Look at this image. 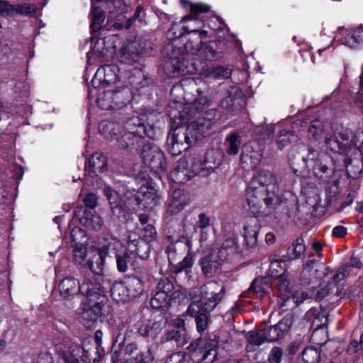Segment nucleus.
Instances as JSON below:
<instances>
[{"instance_id": "nucleus-53", "label": "nucleus", "mask_w": 363, "mask_h": 363, "mask_svg": "<svg viewBox=\"0 0 363 363\" xmlns=\"http://www.w3.org/2000/svg\"><path fill=\"white\" fill-rule=\"evenodd\" d=\"M154 357L150 350L146 351H140L135 356H133V359L131 363H153Z\"/></svg>"}, {"instance_id": "nucleus-2", "label": "nucleus", "mask_w": 363, "mask_h": 363, "mask_svg": "<svg viewBox=\"0 0 363 363\" xmlns=\"http://www.w3.org/2000/svg\"><path fill=\"white\" fill-rule=\"evenodd\" d=\"M246 199L249 210L255 217L270 213L281 203L276 175L265 169L257 171L250 182Z\"/></svg>"}, {"instance_id": "nucleus-26", "label": "nucleus", "mask_w": 363, "mask_h": 363, "mask_svg": "<svg viewBox=\"0 0 363 363\" xmlns=\"http://www.w3.org/2000/svg\"><path fill=\"white\" fill-rule=\"evenodd\" d=\"M128 249L131 255L143 259L148 258L150 247L148 243L139 238L130 239L128 242Z\"/></svg>"}, {"instance_id": "nucleus-12", "label": "nucleus", "mask_w": 363, "mask_h": 363, "mask_svg": "<svg viewBox=\"0 0 363 363\" xmlns=\"http://www.w3.org/2000/svg\"><path fill=\"white\" fill-rule=\"evenodd\" d=\"M193 142L194 138L189 137V133L182 128H176L172 135L167 137V150L172 155H178L188 150Z\"/></svg>"}, {"instance_id": "nucleus-21", "label": "nucleus", "mask_w": 363, "mask_h": 363, "mask_svg": "<svg viewBox=\"0 0 363 363\" xmlns=\"http://www.w3.org/2000/svg\"><path fill=\"white\" fill-rule=\"evenodd\" d=\"M60 296L67 300L72 299L75 295L82 294V283L72 276L65 277L58 285Z\"/></svg>"}, {"instance_id": "nucleus-18", "label": "nucleus", "mask_w": 363, "mask_h": 363, "mask_svg": "<svg viewBox=\"0 0 363 363\" xmlns=\"http://www.w3.org/2000/svg\"><path fill=\"white\" fill-rule=\"evenodd\" d=\"M99 243L101 247L98 248V253L105 257L114 258L125 249L120 240L110 235L101 238Z\"/></svg>"}, {"instance_id": "nucleus-64", "label": "nucleus", "mask_w": 363, "mask_h": 363, "mask_svg": "<svg viewBox=\"0 0 363 363\" xmlns=\"http://www.w3.org/2000/svg\"><path fill=\"white\" fill-rule=\"evenodd\" d=\"M362 350H363V333L361 335L359 342L357 340L351 341L347 348V352L354 354Z\"/></svg>"}, {"instance_id": "nucleus-24", "label": "nucleus", "mask_w": 363, "mask_h": 363, "mask_svg": "<svg viewBox=\"0 0 363 363\" xmlns=\"http://www.w3.org/2000/svg\"><path fill=\"white\" fill-rule=\"evenodd\" d=\"M190 203V197L187 192L182 189H177L172 194L169 204V211L172 213H177L182 211Z\"/></svg>"}, {"instance_id": "nucleus-31", "label": "nucleus", "mask_w": 363, "mask_h": 363, "mask_svg": "<svg viewBox=\"0 0 363 363\" xmlns=\"http://www.w3.org/2000/svg\"><path fill=\"white\" fill-rule=\"evenodd\" d=\"M185 246L187 248V254L183 258L182 261L176 263L174 265L173 272L178 274L183 271L186 272H190L194 262V258L193 254L191 252V245L189 240H186L185 242Z\"/></svg>"}, {"instance_id": "nucleus-54", "label": "nucleus", "mask_w": 363, "mask_h": 363, "mask_svg": "<svg viewBox=\"0 0 363 363\" xmlns=\"http://www.w3.org/2000/svg\"><path fill=\"white\" fill-rule=\"evenodd\" d=\"M84 205H78L82 208H86V211H95V207L97 206V196L93 193H89L85 196L83 199Z\"/></svg>"}, {"instance_id": "nucleus-23", "label": "nucleus", "mask_w": 363, "mask_h": 363, "mask_svg": "<svg viewBox=\"0 0 363 363\" xmlns=\"http://www.w3.org/2000/svg\"><path fill=\"white\" fill-rule=\"evenodd\" d=\"M113 301L118 303H125L129 302L132 298L128 293V289L123 281H115L111 283L110 281V288L108 294Z\"/></svg>"}, {"instance_id": "nucleus-30", "label": "nucleus", "mask_w": 363, "mask_h": 363, "mask_svg": "<svg viewBox=\"0 0 363 363\" xmlns=\"http://www.w3.org/2000/svg\"><path fill=\"white\" fill-rule=\"evenodd\" d=\"M217 256L209 254L204 256L200 261L201 269L203 274L207 277H211L218 271L220 262L216 259Z\"/></svg>"}, {"instance_id": "nucleus-29", "label": "nucleus", "mask_w": 363, "mask_h": 363, "mask_svg": "<svg viewBox=\"0 0 363 363\" xmlns=\"http://www.w3.org/2000/svg\"><path fill=\"white\" fill-rule=\"evenodd\" d=\"M70 238L75 251L82 252L86 250L88 238L85 230L80 227H74L70 232Z\"/></svg>"}, {"instance_id": "nucleus-45", "label": "nucleus", "mask_w": 363, "mask_h": 363, "mask_svg": "<svg viewBox=\"0 0 363 363\" xmlns=\"http://www.w3.org/2000/svg\"><path fill=\"white\" fill-rule=\"evenodd\" d=\"M268 288L269 285L264 279H256L251 284L248 292L262 296Z\"/></svg>"}, {"instance_id": "nucleus-42", "label": "nucleus", "mask_w": 363, "mask_h": 363, "mask_svg": "<svg viewBox=\"0 0 363 363\" xmlns=\"http://www.w3.org/2000/svg\"><path fill=\"white\" fill-rule=\"evenodd\" d=\"M167 340H174L178 346L183 347L188 342V335L186 330L174 328L167 334Z\"/></svg>"}, {"instance_id": "nucleus-5", "label": "nucleus", "mask_w": 363, "mask_h": 363, "mask_svg": "<svg viewBox=\"0 0 363 363\" xmlns=\"http://www.w3.org/2000/svg\"><path fill=\"white\" fill-rule=\"evenodd\" d=\"M103 332L98 330L94 334L96 346L72 344L67 351L62 353L65 363H100L105 354L102 344Z\"/></svg>"}, {"instance_id": "nucleus-38", "label": "nucleus", "mask_w": 363, "mask_h": 363, "mask_svg": "<svg viewBox=\"0 0 363 363\" xmlns=\"http://www.w3.org/2000/svg\"><path fill=\"white\" fill-rule=\"evenodd\" d=\"M128 249H123L114 258L116 262L117 269L121 273H125L128 271L129 265H131L132 256Z\"/></svg>"}, {"instance_id": "nucleus-35", "label": "nucleus", "mask_w": 363, "mask_h": 363, "mask_svg": "<svg viewBox=\"0 0 363 363\" xmlns=\"http://www.w3.org/2000/svg\"><path fill=\"white\" fill-rule=\"evenodd\" d=\"M277 288L279 291V303L285 300V298H288L290 296V294L292 293L294 289H292V286L290 280L287 278L286 275L277 277Z\"/></svg>"}, {"instance_id": "nucleus-60", "label": "nucleus", "mask_w": 363, "mask_h": 363, "mask_svg": "<svg viewBox=\"0 0 363 363\" xmlns=\"http://www.w3.org/2000/svg\"><path fill=\"white\" fill-rule=\"evenodd\" d=\"M143 240L144 242L150 243L154 241L157 237V231L155 228L152 225H147L143 229Z\"/></svg>"}, {"instance_id": "nucleus-37", "label": "nucleus", "mask_w": 363, "mask_h": 363, "mask_svg": "<svg viewBox=\"0 0 363 363\" xmlns=\"http://www.w3.org/2000/svg\"><path fill=\"white\" fill-rule=\"evenodd\" d=\"M203 74L205 77L213 79H224L230 76L231 71L227 67L218 66L208 67L204 70Z\"/></svg>"}, {"instance_id": "nucleus-57", "label": "nucleus", "mask_w": 363, "mask_h": 363, "mask_svg": "<svg viewBox=\"0 0 363 363\" xmlns=\"http://www.w3.org/2000/svg\"><path fill=\"white\" fill-rule=\"evenodd\" d=\"M311 340L314 344L321 347L328 342L326 333L323 329L315 330L311 335Z\"/></svg>"}, {"instance_id": "nucleus-46", "label": "nucleus", "mask_w": 363, "mask_h": 363, "mask_svg": "<svg viewBox=\"0 0 363 363\" xmlns=\"http://www.w3.org/2000/svg\"><path fill=\"white\" fill-rule=\"evenodd\" d=\"M105 259L104 256L98 253V257L95 260H89L87 262L89 268L96 277L103 276Z\"/></svg>"}, {"instance_id": "nucleus-56", "label": "nucleus", "mask_w": 363, "mask_h": 363, "mask_svg": "<svg viewBox=\"0 0 363 363\" xmlns=\"http://www.w3.org/2000/svg\"><path fill=\"white\" fill-rule=\"evenodd\" d=\"M247 340L251 345L256 346H259L264 342H267L263 329L255 334L250 333L247 337Z\"/></svg>"}, {"instance_id": "nucleus-41", "label": "nucleus", "mask_w": 363, "mask_h": 363, "mask_svg": "<svg viewBox=\"0 0 363 363\" xmlns=\"http://www.w3.org/2000/svg\"><path fill=\"white\" fill-rule=\"evenodd\" d=\"M135 44L131 43L121 49V57L128 62H137L141 54V51L135 48Z\"/></svg>"}, {"instance_id": "nucleus-40", "label": "nucleus", "mask_w": 363, "mask_h": 363, "mask_svg": "<svg viewBox=\"0 0 363 363\" xmlns=\"http://www.w3.org/2000/svg\"><path fill=\"white\" fill-rule=\"evenodd\" d=\"M324 125L318 119L311 121L308 130V136L311 140H318L323 138Z\"/></svg>"}, {"instance_id": "nucleus-61", "label": "nucleus", "mask_w": 363, "mask_h": 363, "mask_svg": "<svg viewBox=\"0 0 363 363\" xmlns=\"http://www.w3.org/2000/svg\"><path fill=\"white\" fill-rule=\"evenodd\" d=\"M187 313L189 315L196 317L201 313H204L201 301L199 300L193 301L187 309Z\"/></svg>"}, {"instance_id": "nucleus-7", "label": "nucleus", "mask_w": 363, "mask_h": 363, "mask_svg": "<svg viewBox=\"0 0 363 363\" xmlns=\"http://www.w3.org/2000/svg\"><path fill=\"white\" fill-rule=\"evenodd\" d=\"M261 134L264 140L274 138L277 147L280 150L298 139L295 131L291 130V125L286 122L267 125L262 128Z\"/></svg>"}, {"instance_id": "nucleus-16", "label": "nucleus", "mask_w": 363, "mask_h": 363, "mask_svg": "<svg viewBox=\"0 0 363 363\" xmlns=\"http://www.w3.org/2000/svg\"><path fill=\"white\" fill-rule=\"evenodd\" d=\"M293 323L291 315H286L277 324L264 328V334L267 342L277 341L289 331Z\"/></svg>"}, {"instance_id": "nucleus-49", "label": "nucleus", "mask_w": 363, "mask_h": 363, "mask_svg": "<svg viewBox=\"0 0 363 363\" xmlns=\"http://www.w3.org/2000/svg\"><path fill=\"white\" fill-rule=\"evenodd\" d=\"M320 359V352L313 347H306L302 352L303 363H318Z\"/></svg>"}, {"instance_id": "nucleus-15", "label": "nucleus", "mask_w": 363, "mask_h": 363, "mask_svg": "<svg viewBox=\"0 0 363 363\" xmlns=\"http://www.w3.org/2000/svg\"><path fill=\"white\" fill-rule=\"evenodd\" d=\"M106 157L100 152H94L85 163L84 171L87 176L94 179L107 170Z\"/></svg>"}, {"instance_id": "nucleus-6", "label": "nucleus", "mask_w": 363, "mask_h": 363, "mask_svg": "<svg viewBox=\"0 0 363 363\" xmlns=\"http://www.w3.org/2000/svg\"><path fill=\"white\" fill-rule=\"evenodd\" d=\"M112 307L108 301H95L87 303L80 313V320L82 324L87 328H91L98 322H107L108 316L111 314Z\"/></svg>"}, {"instance_id": "nucleus-3", "label": "nucleus", "mask_w": 363, "mask_h": 363, "mask_svg": "<svg viewBox=\"0 0 363 363\" xmlns=\"http://www.w3.org/2000/svg\"><path fill=\"white\" fill-rule=\"evenodd\" d=\"M218 151L211 150L206 154L204 160L195 157L180 159L176 168L169 174L170 179L176 184H185L196 174L208 176L215 171L220 164Z\"/></svg>"}, {"instance_id": "nucleus-59", "label": "nucleus", "mask_w": 363, "mask_h": 363, "mask_svg": "<svg viewBox=\"0 0 363 363\" xmlns=\"http://www.w3.org/2000/svg\"><path fill=\"white\" fill-rule=\"evenodd\" d=\"M143 121V120L138 116L130 118L125 123L127 133L133 135V133L137 130L138 126L142 124Z\"/></svg>"}, {"instance_id": "nucleus-33", "label": "nucleus", "mask_w": 363, "mask_h": 363, "mask_svg": "<svg viewBox=\"0 0 363 363\" xmlns=\"http://www.w3.org/2000/svg\"><path fill=\"white\" fill-rule=\"evenodd\" d=\"M306 247L304 240L298 238L294 240L291 245L287 250L288 261L300 259L304 255Z\"/></svg>"}, {"instance_id": "nucleus-25", "label": "nucleus", "mask_w": 363, "mask_h": 363, "mask_svg": "<svg viewBox=\"0 0 363 363\" xmlns=\"http://www.w3.org/2000/svg\"><path fill=\"white\" fill-rule=\"evenodd\" d=\"M240 161L244 168L254 169L259 164L261 155L259 152L254 150L250 145H246L241 153Z\"/></svg>"}, {"instance_id": "nucleus-8", "label": "nucleus", "mask_w": 363, "mask_h": 363, "mask_svg": "<svg viewBox=\"0 0 363 363\" xmlns=\"http://www.w3.org/2000/svg\"><path fill=\"white\" fill-rule=\"evenodd\" d=\"M110 279L104 276L86 277L82 282V294L86 296L87 303L108 301Z\"/></svg>"}, {"instance_id": "nucleus-4", "label": "nucleus", "mask_w": 363, "mask_h": 363, "mask_svg": "<svg viewBox=\"0 0 363 363\" xmlns=\"http://www.w3.org/2000/svg\"><path fill=\"white\" fill-rule=\"evenodd\" d=\"M325 135V143L328 149L333 152L345 154L344 162L347 168L350 165L363 164V133H357L350 135L348 133L340 135Z\"/></svg>"}, {"instance_id": "nucleus-32", "label": "nucleus", "mask_w": 363, "mask_h": 363, "mask_svg": "<svg viewBox=\"0 0 363 363\" xmlns=\"http://www.w3.org/2000/svg\"><path fill=\"white\" fill-rule=\"evenodd\" d=\"M269 259V275L274 279L284 276L286 271V267L287 266L286 260L281 259L278 255H275L271 256Z\"/></svg>"}, {"instance_id": "nucleus-51", "label": "nucleus", "mask_w": 363, "mask_h": 363, "mask_svg": "<svg viewBox=\"0 0 363 363\" xmlns=\"http://www.w3.org/2000/svg\"><path fill=\"white\" fill-rule=\"evenodd\" d=\"M115 69H118L117 67L113 65H107L104 69L103 83L105 84H116L118 81V76L116 74Z\"/></svg>"}, {"instance_id": "nucleus-14", "label": "nucleus", "mask_w": 363, "mask_h": 363, "mask_svg": "<svg viewBox=\"0 0 363 363\" xmlns=\"http://www.w3.org/2000/svg\"><path fill=\"white\" fill-rule=\"evenodd\" d=\"M86 208L76 206L74 210V218L79 220V223L90 230L99 231L103 225V220L96 211H86Z\"/></svg>"}, {"instance_id": "nucleus-22", "label": "nucleus", "mask_w": 363, "mask_h": 363, "mask_svg": "<svg viewBox=\"0 0 363 363\" xmlns=\"http://www.w3.org/2000/svg\"><path fill=\"white\" fill-rule=\"evenodd\" d=\"M141 155L144 163L152 169L159 168V147L153 143H148L143 145Z\"/></svg>"}, {"instance_id": "nucleus-36", "label": "nucleus", "mask_w": 363, "mask_h": 363, "mask_svg": "<svg viewBox=\"0 0 363 363\" xmlns=\"http://www.w3.org/2000/svg\"><path fill=\"white\" fill-rule=\"evenodd\" d=\"M211 126L212 125L210 123L209 121L201 116L198 117L196 121H192L187 127L185 132L189 133V135H191L193 137V131L196 130L199 133L202 134L208 130Z\"/></svg>"}, {"instance_id": "nucleus-11", "label": "nucleus", "mask_w": 363, "mask_h": 363, "mask_svg": "<svg viewBox=\"0 0 363 363\" xmlns=\"http://www.w3.org/2000/svg\"><path fill=\"white\" fill-rule=\"evenodd\" d=\"M201 301L203 311L210 313L219 304L225 294V288L217 282H209L201 288Z\"/></svg>"}, {"instance_id": "nucleus-43", "label": "nucleus", "mask_w": 363, "mask_h": 363, "mask_svg": "<svg viewBox=\"0 0 363 363\" xmlns=\"http://www.w3.org/2000/svg\"><path fill=\"white\" fill-rule=\"evenodd\" d=\"M257 234L258 227L256 224L244 227L243 237L247 246L253 247L256 244Z\"/></svg>"}, {"instance_id": "nucleus-52", "label": "nucleus", "mask_w": 363, "mask_h": 363, "mask_svg": "<svg viewBox=\"0 0 363 363\" xmlns=\"http://www.w3.org/2000/svg\"><path fill=\"white\" fill-rule=\"evenodd\" d=\"M103 192L108 201L110 208L123 200V198L121 199L119 194L110 186H105L103 189Z\"/></svg>"}, {"instance_id": "nucleus-47", "label": "nucleus", "mask_w": 363, "mask_h": 363, "mask_svg": "<svg viewBox=\"0 0 363 363\" xmlns=\"http://www.w3.org/2000/svg\"><path fill=\"white\" fill-rule=\"evenodd\" d=\"M228 148L226 152L228 155H237L239 152V145L240 144V136L237 133H233L226 138Z\"/></svg>"}, {"instance_id": "nucleus-9", "label": "nucleus", "mask_w": 363, "mask_h": 363, "mask_svg": "<svg viewBox=\"0 0 363 363\" xmlns=\"http://www.w3.org/2000/svg\"><path fill=\"white\" fill-rule=\"evenodd\" d=\"M99 2H104L106 9L112 14L122 13L125 7V3L122 0H91L89 12L91 33L99 31L106 19L105 11L101 6L96 5V3Z\"/></svg>"}, {"instance_id": "nucleus-17", "label": "nucleus", "mask_w": 363, "mask_h": 363, "mask_svg": "<svg viewBox=\"0 0 363 363\" xmlns=\"http://www.w3.org/2000/svg\"><path fill=\"white\" fill-rule=\"evenodd\" d=\"M199 43L201 44L200 48H194L191 42L186 45V48L192 54H196L202 60L212 61L220 57L217 42L201 43V40H199Z\"/></svg>"}, {"instance_id": "nucleus-48", "label": "nucleus", "mask_w": 363, "mask_h": 363, "mask_svg": "<svg viewBox=\"0 0 363 363\" xmlns=\"http://www.w3.org/2000/svg\"><path fill=\"white\" fill-rule=\"evenodd\" d=\"M116 143L118 147L121 150L134 148L135 144L137 143L133 135L128 133H125L121 136L117 137Z\"/></svg>"}, {"instance_id": "nucleus-63", "label": "nucleus", "mask_w": 363, "mask_h": 363, "mask_svg": "<svg viewBox=\"0 0 363 363\" xmlns=\"http://www.w3.org/2000/svg\"><path fill=\"white\" fill-rule=\"evenodd\" d=\"M282 357V350L277 347H273L268 356L269 363H280Z\"/></svg>"}, {"instance_id": "nucleus-20", "label": "nucleus", "mask_w": 363, "mask_h": 363, "mask_svg": "<svg viewBox=\"0 0 363 363\" xmlns=\"http://www.w3.org/2000/svg\"><path fill=\"white\" fill-rule=\"evenodd\" d=\"M243 102L242 92L237 87H230L226 96L220 102V106L228 111L233 113L242 106Z\"/></svg>"}, {"instance_id": "nucleus-58", "label": "nucleus", "mask_w": 363, "mask_h": 363, "mask_svg": "<svg viewBox=\"0 0 363 363\" xmlns=\"http://www.w3.org/2000/svg\"><path fill=\"white\" fill-rule=\"evenodd\" d=\"M211 225V219L206 213H200L196 222L195 228L205 230Z\"/></svg>"}, {"instance_id": "nucleus-1", "label": "nucleus", "mask_w": 363, "mask_h": 363, "mask_svg": "<svg viewBox=\"0 0 363 363\" xmlns=\"http://www.w3.org/2000/svg\"><path fill=\"white\" fill-rule=\"evenodd\" d=\"M137 182H145L138 189H128L123 194V200L111 206V215L114 219L122 223L133 222V213L138 208L150 211L156 206L158 200L156 183L144 172H140L135 176Z\"/></svg>"}, {"instance_id": "nucleus-50", "label": "nucleus", "mask_w": 363, "mask_h": 363, "mask_svg": "<svg viewBox=\"0 0 363 363\" xmlns=\"http://www.w3.org/2000/svg\"><path fill=\"white\" fill-rule=\"evenodd\" d=\"M115 123L111 121H104L99 125V132L107 139H113L116 135L114 131Z\"/></svg>"}, {"instance_id": "nucleus-10", "label": "nucleus", "mask_w": 363, "mask_h": 363, "mask_svg": "<svg viewBox=\"0 0 363 363\" xmlns=\"http://www.w3.org/2000/svg\"><path fill=\"white\" fill-rule=\"evenodd\" d=\"M306 164L320 179L330 178L333 172V160L331 156L324 152L319 153L314 150H309Z\"/></svg>"}, {"instance_id": "nucleus-55", "label": "nucleus", "mask_w": 363, "mask_h": 363, "mask_svg": "<svg viewBox=\"0 0 363 363\" xmlns=\"http://www.w3.org/2000/svg\"><path fill=\"white\" fill-rule=\"evenodd\" d=\"M208 313H201L196 317L197 331L200 333L204 332L209 324V315Z\"/></svg>"}, {"instance_id": "nucleus-44", "label": "nucleus", "mask_w": 363, "mask_h": 363, "mask_svg": "<svg viewBox=\"0 0 363 363\" xmlns=\"http://www.w3.org/2000/svg\"><path fill=\"white\" fill-rule=\"evenodd\" d=\"M35 13V8L27 3L21 4H11V9L9 10V16L15 14L30 15Z\"/></svg>"}, {"instance_id": "nucleus-34", "label": "nucleus", "mask_w": 363, "mask_h": 363, "mask_svg": "<svg viewBox=\"0 0 363 363\" xmlns=\"http://www.w3.org/2000/svg\"><path fill=\"white\" fill-rule=\"evenodd\" d=\"M143 280L142 278L132 276L129 277L125 284L132 299L138 297L143 291Z\"/></svg>"}, {"instance_id": "nucleus-39", "label": "nucleus", "mask_w": 363, "mask_h": 363, "mask_svg": "<svg viewBox=\"0 0 363 363\" xmlns=\"http://www.w3.org/2000/svg\"><path fill=\"white\" fill-rule=\"evenodd\" d=\"M138 332L143 337H150L152 340H155L159 335V323L149 321L140 325Z\"/></svg>"}, {"instance_id": "nucleus-27", "label": "nucleus", "mask_w": 363, "mask_h": 363, "mask_svg": "<svg viewBox=\"0 0 363 363\" xmlns=\"http://www.w3.org/2000/svg\"><path fill=\"white\" fill-rule=\"evenodd\" d=\"M238 253V245L234 238L226 239L218 251L217 257L220 262L231 259Z\"/></svg>"}, {"instance_id": "nucleus-28", "label": "nucleus", "mask_w": 363, "mask_h": 363, "mask_svg": "<svg viewBox=\"0 0 363 363\" xmlns=\"http://www.w3.org/2000/svg\"><path fill=\"white\" fill-rule=\"evenodd\" d=\"M313 296V294L309 295L308 293L303 291L294 290L289 297L285 298V300L281 302L280 308L284 310L294 308Z\"/></svg>"}, {"instance_id": "nucleus-13", "label": "nucleus", "mask_w": 363, "mask_h": 363, "mask_svg": "<svg viewBox=\"0 0 363 363\" xmlns=\"http://www.w3.org/2000/svg\"><path fill=\"white\" fill-rule=\"evenodd\" d=\"M335 38L350 48H358L363 44V26L354 28H340Z\"/></svg>"}, {"instance_id": "nucleus-19", "label": "nucleus", "mask_w": 363, "mask_h": 363, "mask_svg": "<svg viewBox=\"0 0 363 363\" xmlns=\"http://www.w3.org/2000/svg\"><path fill=\"white\" fill-rule=\"evenodd\" d=\"M174 286L172 283L167 279L160 280V308H169L174 304L179 302L180 292L173 291Z\"/></svg>"}, {"instance_id": "nucleus-62", "label": "nucleus", "mask_w": 363, "mask_h": 363, "mask_svg": "<svg viewBox=\"0 0 363 363\" xmlns=\"http://www.w3.org/2000/svg\"><path fill=\"white\" fill-rule=\"evenodd\" d=\"M11 281L9 279V272L7 271L0 272V291L10 290Z\"/></svg>"}]
</instances>
